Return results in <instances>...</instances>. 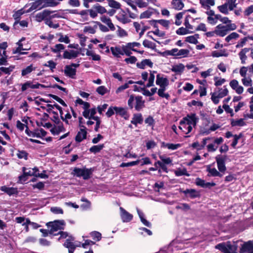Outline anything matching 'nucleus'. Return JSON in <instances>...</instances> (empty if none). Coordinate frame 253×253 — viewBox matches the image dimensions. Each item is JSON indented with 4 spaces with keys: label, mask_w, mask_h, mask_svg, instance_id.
Segmentation results:
<instances>
[{
    "label": "nucleus",
    "mask_w": 253,
    "mask_h": 253,
    "mask_svg": "<svg viewBox=\"0 0 253 253\" xmlns=\"http://www.w3.org/2000/svg\"><path fill=\"white\" fill-rule=\"evenodd\" d=\"M114 114L119 115L126 120H128L129 117V115L127 111V108L111 106L109 107L106 113V115L108 118H110Z\"/></svg>",
    "instance_id": "f257e3e1"
},
{
    "label": "nucleus",
    "mask_w": 253,
    "mask_h": 253,
    "mask_svg": "<svg viewBox=\"0 0 253 253\" xmlns=\"http://www.w3.org/2000/svg\"><path fill=\"white\" fill-rule=\"evenodd\" d=\"M95 168L82 169L75 167L72 172V174L78 177H82L84 180H88L91 177V175L94 171Z\"/></svg>",
    "instance_id": "f03ea898"
},
{
    "label": "nucleus",
    "mask_w": 253,
    "mask_h": 253,
    "mask_svg": "<svg viewBox=\"0 0 253 253\" xmlns=\"http://www.w3.org/2000/svg\"><path fill=\"white\" fill-rule=\"evenodd\" d=\"M215 248L223 253H238L237 245L232 244L230 242H227L226 243H219L216 245Z\"/></svg>",
    "instance_id": "7ed1b4c3"
},
{
    "label": "nucleus",
    "mask_w": 253,
    "mask_h": 253,
    "mask_svg": "<svg viewBox=\"0 0 253 253\" xmlns=\"http://www.w3.org/2000/svg\"><path fill=\"white\" fill-rule=\"evenodd\" d=\"M46 225L48 228H50L49 234L53 235L54 232L64 229L63 226L65 225V222L64 220H56L46 223Z\"/></svg>",
    "instance_id": "20e7f679"
},
{
    "label": "nucleus",
    "mask_w": 253,
    "mask_h": 253,
    "mask_svg": "<svg viewBox=\"0 0 253 253\" xmlns=\"http://www.w3.org/2000/svg\"><path fill=\"white\" fill-rule=\"evenodd\" d=\"M74 241L75 238L72 236H70L63 244V246L68 249L69 253H74L76 247L81 246L80 242H79V244H76L75 242H74Z\"/></svg>",
    "instance_id": "39448f33"
},
{
    "label": "nucleus",
    "mask_w": 253,
    "mask_h": 253,
    "mask_svg": "<svg viewBox=\"0 0 253 253\" xmlns=\"http://www.w3.org/2000/svg\"><path fill=\"white\" fill-rule=\"evenodd\" d=\"M198 118L196 117V114L192 113L188 114L186 117L183 118L181 120V123L184 124L187 123L188 125H190L191 126H195L198 121Z\"/></svg>",
    "instance_id": "423d86ee"
},
{
    "label": "nucleus",
    "mask_w": 253,
    "mask_h": 253,
    "mask_svg": "<svg viewBox=\"0 0 253 253\" xmlns=\"http://www.w3.org/2000/svg\"><path fill=\"white\" fill-rule=\"evenodd\" d=\"M49 12V14L48 16L46 17V21H45V25L48 26L50 28H52L54 29H57L59 27V24H53L52 22V20L53 18H56V17H59L58 15L55 14H52L54 12H57V11H51L48 10Z\"/></svg>",
    "instance_id": "0eeeda50"
},
{
    "label": "nucleus",
    "mask_w": 253,
    "mask_h": 253,
    "mask_svg": "<svg viewBox=\"0 0 253 253\" xmlns=\"http://www.w3.org/2000/svg\"><path fill=\"white\" fill-rule=\"evenodd\" d=\"M240 253H253V241H249L242 245Z\"/></svg>",
    "instance_id": "6e6552de"
},
{
    "label": "nucleus",
    "mask_w": 253,
    "mask_h": 253,
    "mask_svg": "<svg viewBox=\"0 0 253 253\" xmlns=\"http://www.w3.org/2000/svg\"><path fill=\"white\" fill-rule=\"evenodd\" d=\"M88 14L92 18H95V12H93V9L91 8L81 10L80 11L79 15L81 16L83 21H84L88 20Z\"/></svg>",
    "instance_id": "1a4fd4ad"
},
{
    "label": "nucleus",
    "mask_w": 253,
    "mask_h": 253,
    "mask_svg": "<svg viewBox=\"0 0 253 253\" xmlns=\"http://www.w3.org/2000/svg\"><path fill=\"white\" fill-rule=\"evenodd\" d=\"M120 210L121 217L123 222H128L132 219V214L127 212L123 208L120 207Z\"/></svg>",
    "instance_id": "9d476101"
},
{
    "label": "nucleus",
    "mask_w": 253,
    "mask_h": 253,
    "mask_svg": "<svg viewBox=\"0 0 253 253\" xmlns=\"http://www.w3.org/2000/svg\"><path fill=\"white\" fill-rule=\"evenodd\" d=\"M31 7L27 10L26 12H30L34 10H40L45 8L43 6V0H36L34 2L31 3Z\"/></svg>",
    "instance_id": "9b49d317"
},
{
    "label": "nucleus",
    "mask_w": 253,
    "mask_h": 253,
    "mask_svg": "<svg viewBox=\"0 0 253 253\" xmlns=\"http://www.w3.org/2000/svg\"><path fill=\"white\" fill-rule=\"evenodd\" d=\"M49 13L48 9H44L42 12L37 13L35 16L36 21L39 22L44 21L45 24L46 17L49 15Z\"/></svg>",
    "instance_id": "f8f14e48"
},
{
    "label": "nucleus",
    "mask_w": 253,
    "mask_h": 253,
    "mask_svg": "<svg viewBox=\"0 0 253 253\" xmlns=\"http://www.w3.org/2000/svg\"><path fill=\"white\" fill-rule=\"evenodd\" d=\"M135 109L137 111H140L145 106V101L143 100L142 96H135Z\"/></svg>",
    "instance_id": "ddd939ff"
},
{
    "label": "nucleus",
    "mask_w": 253,
    "mask_h": 253,
    "mask_svg": "<svg viewBox=\"0 0 253 253\" xmlns=\"http://www.w3.org/2000/svg\"><path fill=\"white\" fill-rule=\"evenodd\" d=\"M0 190L6 193L9 196L17 195L18 193L17 188L8 187L6 186H2L0 188Z\"/></svg>",
    "instance_id": "4468645a"
},
{
    "label": "nucleus",
    "mask_w": 253,
    "mask_h": 253,
    "mask_svg": "<svg viewBox=\"0 0 253 253\" xmlns=\"http://www.w3.org/2000/svg\"><path fill=\"white\" fill-rule=\"evenodd\" d=\"M181 192L184 193L186 196H187L188 194L189 197L192 199L199 197L200 196L199 192L194 189H187Z\"/></svg>",
    "instance_id": "2eb2a0df"
},
{
    "label": "nucleus",
    "mask_w": 253,
    "mask_h": 253,
    "mask_svg": "<svg viewBox=\"0 0 253 253\" xmlns=\"http://www.w3.org/2000/svg\"><path fill=\"white\" fill-rule=\"evenodd\" d=\"M65 74L72 79H75L77 70L75 68H73L70 65H66L64 69Z\"/></svg>",
    "instance_id": "dca6fc26"
},
{
    "label": "nucleus",
    "mask_w": 253,
    "mask_h": 253,
    "mask_svg": "<svg viewBox=\"0 0 253 253\" xmlns=\"http://www.w3.org/2000/svg\"><path fill=\"white\" fill-rule=\"evenodd\" d=\"M86 128H80V131L77 133V135L75 137V140L77 142H81L84 139H86L87 131Z\"/></svg>",
    "instance_id": "f3484780"
},
{
    "label": "nucleus",
    "mask_w": 253,
    "mask_h": 253,
    "mask_svg": "<svg viewBox=\"0 0 253 253\" xmlns=\"http://www.w3.org/2000/svg\"><path fill=\"white\" fill-rule=\"evenodd\" d=\"M79 54L78 51L71 50L70 51L65 50L63 54V58L64 59H71L76 58Z\"/></svg>",
    "instance_id": "a211bd4d"
},
{
    "label": "nucleus",
    "mask_w": 253,
    "mask_h": 253,
    "mask_svg": "<svg viewBox=\"0 0 253 253\" xmlns=\"http://www.w3.org/2000/svg\"><path fill=\"white\" fill-rule=\"evenodd\" d=\"M92 9H93V12H95V17L97 16L98 13L100 14H103L107 12L106 8L100 5L98 3H96L94 4L92 7Z\"/></svg>",
    "instance_id": "6ab92c4d"
},
{
    "label": "nucleus",
    "mask_w": 253,
    "mask_h": 253,
    "mask_svg": "<svg viewBox=\"0 0 253 253\" xmlns=\"http://www.w3.org/2000/svg\"><path fill=\"white\" fill-rule=\"evenodd\" d=\"M153 63L149 59H143L141 62H137L136 63V66L138 68L141 69H144L146 66H148L150 68H152Z\"/></svg>",
    "instance_id": "aec40b11"
},
{
    "label": "nucleus",
    "mask_w": 253,
    "mask_h": 253,
    "mask_svg": "<svg viewBox=\"0 0 253 253\" xmlns=\"http://www.w3.org/2000/svg\"><path fill=\"white\" fill-rule=\"evenodd\" d=\"M121 13V16L116 15V18L120 22L123 24H126L131 22V20L126 17L125 11L121 8L120 14Z\"/></svg>",
    "instance_id": "412c9836"
},
{
    "label": "nucleus",
    "mask_w": 253,
    "mask_h": 253,
    "mask_svg": "<svg viewBox=\"0 0 253 253\" xmlns=\"http://www.w3.org/2000/svg\"><path fill=\"white\" fill-rule=\"evenodd\" d=\"M143 121V119L141 113L134 114L132 120L131 121V123L137 126L138 124H142Z\"/></svg>",
    "instance_id": "4be33fe9"
},
{
    "label": "nucleus",
    "mask_w": 253,
    "mask_h": 253,
    "mask_svg": "<svg viewBox=\"0 0 253 253\" xmlns=\"http://www.w3.org/2000/svg\"><path fill=\"white\" fill-rule=\"evenodd\" d=\"M37 84H33V82H31L30 81H27L24 84H21V91L22 92L25 91L26 90H27L28 88H31L32 89H35L37 88Z\"/></svg>",
    "instance_id": "5701e85b"
},
{
    "label": "nucleus",
    "mask_w": 253,
    "mask_h": 253,
    "mask_svg": "<svg viewBox=\"0 0 253 253\" xmlns=\"http://www.w3.org/2000/svg\"><path fill=\"white\" fill-rule=\"evenodd\" d=\"M137 213H138V214L139 215V217L140 219V220L141 221V222L146 226L148 227H151V223L147 221L145 218V215L144 214V213L141 211L140 210H139V209H137Z\"/></svg>",
    "instance_id": "b1692460"
},
{
    "label": "nucleus",
    "mask_w": 253,
    "mask_h": 253,
    "mask_svg": "<svg viewBox=\"0 0 253 253\" xmlns=\"http://www.w3.org/2000/svg\"><path fill=\"white\" fill-rule=\"evenodd\" d=\"M156 83L158 85H168L169 84V81L167 78L161 77L160 74H158L156 77Z\"/></svg>",
    "instance_id": "393cba45"
},
{
    "label": "nucleus",
    "mask_w": 253,
    "mask_h": 253,
    "mask_svg": "<svg viewBox=\"0 0 253 253\" xmlns=\"http://www.w3.org/2000/svg\"><path fill=\"white\" fill-rule=\"evenodd\" d=\"M171 3L173 8L175 10H181L184 6V4L181 0H172Z\"/></svg>",
    "instance_id": "a878e982"
},
{
    "label": "nucleus",
    "mask_w": 253,
    "mask_h": 253,
    "mask_svg": "<svg viewBox=\"0 0 253 253\" xmlns=\"http://www.w3.org/2000/svg\"><path fill=\"white\" fill-rule=\"evenodd\" d=\"M180 126H179V128L183 132H184L185 134H188L190 132L192 129V126L190 125H188L187 123H184V124L181 123V121L179 122Z\"/></svg>",
    "instance_id": "bb28decb"
},
{
    "label": "nucleus",
    "mask_w": 253,
    "mask_h": 253,
    "mask_svg": "<svg viewBox=\"0 0 253 253\" xmlns=\"http://www.w3.org/2000/svg\"><path fill=\"white\" fill-rule=\"evenodd\" d=\"M200 3L202 6L209 10L210 8V5L213 6L215 4L214 0H200Z\"/></svg>",
    "instance_id": "cd10ccee"
},
{
    "label": "nucleus",
    "mask_w": 253,
    "mask_h": 253,
    "mask_svg": "<svg viewBox=\"0 0 253 253\" xmlns=\"http://www.w3.org/2000/svg\"><path fill=\"white\" fill-rule=\"evenodd\" d=\"M184 68L185 66L182 63H179L177 65L173 66L171 70L172 72L180 75L183 72Z\"/></svg>",
    "instance_id": "c85d7f7f"
},
{
    "label": "nucleus",
    "mask_w": 253,
    "mask_h": 253,
    "mask_svg": "<svg viewBox=\"0 0 253 253\" xmlns=\"http://www.w3.org/2000/svg\"><path fill=\"white\" fill-rule=\"evenodd\" d=\"M110 50L112 52V54L116 57H120V55H124L123 50H122L120 47H111Z\"/></svg>",
    "instance_id": "c756f323"
},
{
    "label": "nucleus",
    "mask_w": 253,
    "mask_h": 253,
    "mask_svg": "<svg viewBox=\"0 0 253 253\" xmlns=\"http://www.w3.org/2000/svg\"><path fill=\"white\" fill-rule=\"evenodd\" d=\"M217 168L220 172H224L226 169L225 159H216Z\"/></svg>",
    "instance_id": "7c9ffc66"
},
{
    "label": "nucleus",
    "mask_w": 253,
    "mask_h": 253,
    "mask_svg": "<svg viewBox=\"0 0 253 253\" xmlns=\"http://www.w3.org/2000/svg\"><path fill=\"white\" fill-rule=\"evenodd\" d=\"M24 11L23 9H21L16 11L13 15L14 19L15 20V22L13 24V27L15 28V26L19 23V21L20 19L21 16L24 13Z\"/></svg>",
    "instance_id": "2f4dec72"
},
{
    "label": "nucleus",
    "mask_w": 253,
    "mask_h": 253,
    "mask_svg": "<svg viewBox=\"0 0 253 253\" xmlns=\"http://www.w3.org/2000/svg\"><path fill=\"white\" fill-rule=\"evenodd\" d=\"M244 119H240L237 120H235L234 119L231 120V125L232 126H243L246 125V123L244 122Z\"/></svg>",
    "instance_id": "473e14b6"
},
{
    "label": "nucleus",
    "mask_w": 253,
    "mask_h": 253,
    "mask_svg": "<svg viewBox=\"0 0 253 253\" xmlns=\"http://www.w3.org/2000/svg\"><path fill=\"white\" fill-rule=\"evenodd\" d=\"M225 33L226 32L223 31H223L214 30L213 31H210V32H207L206 33V35L208 37H211L214 36V34H215L217 36L223 37L225 36Z\"/></svg>",
    "instance_id": "72a5a7b5"
},
{
    "label": "nucleus",
    "mask_w": 253,
    "mask_h": 253,
    "mask_svg": "<svg viewBox=\"0 0 253 253\" xmlns=\"http://www.w3.org/2000/svg\"><path fill=\"white\" fill-rule=\"evenodd\" d=\"M43 1L44 7H55L60 3L59 2L54 0H43Z\"/></svg>",
    "instance_id": "f704fd0d"
},
{
    "label": "nucleus",
    "mask_w": 253,
    "mask_h": 253,
    "mask_svg": "<svg viewBox=\"0 0 253 253\" xmlns=\"http://www.w3.org/2000/svg\"><path fill=\"white\" fill-rule=\"evenodd\" d=\"M174 173L176 176H180L182 175H186L189 176L190 174L187 172V169L186 168L177 169L174 171Z\"/></svg>",
    "instance_id": "c9c22d12"
},
{
    "label": "nucleus",
    "mask_w": 253,
    "mask_h": 253,
    "mask_svg": "<svg viewBox=\"0 0 253 253\" xmlns=\"http://www.w3.org/2000/svg\"><path fill=\"white\" fill-rule=\"evenodd\" d=\"M161 147H167L169 149L176 150L180 147V144H173V143H166L163 142L162 143Z\"/></svg>",
    "instance_id": "e433bc0d"
},
{
    "label": "nucleus",
    "mask_w": 253,
    "mask_h": 253,
    "mask_svg": "<svg viewBox=\"0 0 253 253\" xmlns=\"http://www.w3.org/2000/svg\"><path fill=\"white\" fill-rule=\"evenodd\" d=\"M36 68L33 67L32 64L27 66L26 68L23 69L21 71V75L22 76H25L30 73H31L32 71H35Z\"/></svg>",
    "instance_id": "4c0bfd02"
},
{
    "label": "nucleus",
    "mask_w": 253,
    "mask_h": 253,
    "mask_svg": "<svg viewBox=\"0 0 253 253\" xmlns=\"http://www.w3.org/2000/svg\"><path fill=\"white\" fill-rule=\"evenodd\" d=\"M110 7L115 9H121V4L115 0H107Z\"/></svg>",
    "instance_id": "58836bf2"
},
{
    "label": "nucleus",
    "mask_w": 253,
    "mask_h": 253,
    "mask_svg": "<svg viewBox=\"0 0 253 253\" xmlns=\"http://www.w3.org/2000/svg\"><path fill=\"white\" fill-rule=\"evenodd\" d=\"M211 55L212 57H219L220 56L227 57L228 53H226L225 49L221 50L219 51H213L212 52Z\"/></svg>",
    "instance_id": "ea45409f"
},
{
    "label": "nucleus",
    "mask_w": 253,
    "mask_h": 253,
    "mask_svg": "<svg viewBox=\"0 0 253 253\" xmlns=\"http://www.w3.org/2000/svg\"><path fill=\"white\" fill-rule=\"evenodd\" d=\"M190 51L187 49H181L178 50V52L176 53V56L178 58L186 57H187L189 54Z\"/></svg>",
    "instance_id": "a19ab883"
},
{
    "label": "nucleus",
    "mask_w": 253,
    "mask_h": 253,
    "mask_svg": "<svg viewBox=\"0 0 253 253\" xmlns=\"http://www.w3.org/2000/svg\"><path fill=\"white\" fill-rule=\"evenodd\" d=\"M104 147V144H99L98 145H93L90 148L89 151L92 153H96L99 152Z\"/></svg>",
    "instance_id": "79ce46f5"
},
{
    "label": "nucleus",
    "mask_w": 253,
    "mask_h": 253,
    "mask_svg": "<svg viewBox=\"0 0 253 253\" xmlns=\"http://www.w3.org/2000/svg\"><path fill=\"white\" fill-rule=\"evenodd\" d=\"M176 33L178 35H184L187 34L193 33V31H189L186 28L181 27L176 31Z\"/></svg>",
    "instance_id": "37998d69"
},
{
    "label": "nucleus",
    "mask_w": 253,
    "mask_h": 253,
    "mask_svg": "<svg viewBox=\"0 0 253 253\" xmlns=\"http://www.w3.org/2000/svg\"><path fill=\"white\" fill-rule=\"evenodd\" d=\"M57 35L60 37L58 40V42L65 43H69L70 42V40L67 35L64 36L62 33H61L57 34Z\"/></svg>",
    "instance_id": "c03bdc74"
},
{
    "label": "nucleus",
    "mask_w": 253,
    "mask_h": 253,
    "mask_svg": "<svg viewBox=\"0 0 253 253\" xmlns=\"http://www.w3.org/2000/svg\"><path fill=\"white\" fill-rule=\"evenodd\" d=\"M65 48V46L61 43L56 44L54 48L51 47V50L53 53H58L60 52L61 50H63Z\"/></svg>",
    "instance_id": "a18cd8bd"
},
{
    "label": "nucleus",
    "mask_w": 253,
    "mask_h": 253,
    "mask_svg": "<svg viewBox=\"0 0 253 253\" xmlns=\"http://www.w3.org/2000/svg\"><path fill=\"white\" fill-rule=\"evenodd\" d=\"M228 3H225L224 4L219 5L217 7L219 11L224 14H228Z\"/></svg>",
    "instance_id": "49530a36"
},
{
    "label": "nucleus",
    "mask_w": 253,
    "mask_h": 253,
    "mask_svg": "<svg viewBox=\"0 0 253 253\" xmlns=\"http://www.w3.org/2000/svg\"><path fill=\"white\" fill-rule=\"evenodd\" d=\"M143 45L144 47L154 49L156 45L154 43L147 40H145L143 42Z\"/></svg>",
    "instance_id": "de8ad7c7"
},
{
    "label": "nucleus",
    "mask_w": 253,
    "mask_h": 253,
    "mask_svg": "<svg viewBox=\"0 0 253 253\" xmlns=\"http://www.w3.org/2000/svg\"><path fill=\"white\" fill-rule=\"evenodd\" d=\"M140 46V43L137 42H128L126 44V48H128V49L134 51H136V49L134 48V46L139 47Z\"/></svg>",
    "instance_id": "09e8293b"
},
{
    "label": "nucleus",
    "mask_w": 253,
    "mask_h": 253,
    "mask_svg": "<svg viewBox=\"0 0 253 253\" xmlns=\"http://www.w3.org/2000/svg\"><path fill=\"white\" fill-rule=\"evenodd\" d=\"M92 239L96 241H99L101 239V234L97 231H93L90 233Z\"/></svg>",
    "instance_id": "8fccbe9b"
},
{
    "label": "nucleus",
    "mask_w": 253,
    "mask_h": 253,
    "mask_svg": "<svg viewBox=\"0 0 253 253\" xmlns=\"http://www.w3.org/2000/svg\"><path fill=\"white\" fill-rule=\"evenodd\" d=\"M139 162V161L137 159L136 161H132L130 162H127V163H122L120 165V167H132L135 165H137Z\"/></svg>",
    "instance_id": "3c124183"
},
{
    "label": "nucleus",
    "mask_w": 253,
    "mask_h": 253,
    "mask_svg": "<svg viewBox=\"0 0 253 253\" xmlns=\"http://www.w3.org/2000/svg\"><path fill=\"white\" fill-rule=\"evenodd\" d=\"M107 88L103 85L99 86L96 88V91L100 95H104L107 92Z\"/></svg>",
    "instance_id": "603ef678"
},
{
    "label": "nucleus",
    "mask_w": 253,
    "mask_h": 253,
    "mask_svg": "<svg viewBox=\"0 0 253 253\" xmlns=\"http://www.w3.org/2000/svg\"><path fill=\"white\" fill-rule=\"evenodd\" d=\"M208 171L210 173V175L212 176L221 177L222 174L218 172L215 168L209 169Z\"/></svg>",
    "instance_id": "864d4df0"
},
{
    "label": "nucleus",
    "mask_w": 253,
    "mask_h": 253,
    "mask_svg": "<svg viewBox=\"0 0 253 253\" xmlns=\"http://www.w3.org/2000/svg\"><path fill=\"white\" fill-rule=\"evenodd\" d=\"M239 37V35L236 33V32H233L230 35H229L228 36H227L225 38V41L227 42H229L231 40L233 39H236Z\"/></svg>",
    "instance_id": "5fc2aeb1"
},
{
    "label": "nucleus",
    "mask_w": 253,
    "mask_h": 253,
    "mask_svg": "<svg viewBox=\"0 0 253 253\" xmlns=\"http://www.w3.org/2000/svg\"><path fill=\"white\" fill-rule=\"evenodd\" d=\"M224 89L220 88H219V93L218 94V97L223 98L226 96L228 93V90L225 86H224Z\"/></svg>",
    "instance_id": "6e6d98bb"
},
{
    "label": "nucleus",
    "mask_w": 253,
    "mask_h": 253,
    "mask_svg": "<svg viewBox=\"0 0 253 253\" xmlns=\"http://www.w3.org/2000/svg\"><path fill=\"white\" fill-rule=\"evenodd\" d=\"M26 126V129L25 130V132L28 135L32 136L33 137H37L38 138L41 137V136H40V132L37 133L35 132H33V131H30L29 130L28 127L27 126Z\"/></svg>",
    "instance_id": "4d7b16f0"
},
{
    "label": "nucleus",
    "mask_w": 253,
    "mask_h": 253,
    "mask_svg": "<svg viewBox=\"0 0 253 253\" xmlns=\"http://www.w3.org/2000/svg\"><path fill=\"white\" fill-rule=\"evenodd\" d=\"M52 113L54 115L53 116L50 118L51 120L54 122L56 124H59L60 120L58 117V114L57 112L52 111Z\"/></svg>",
    "instance_id": "13d9d810"
},
{
    "label": "nucleus",
    "mask_w": 253,
    "mask_h": 253,
    "mask_svg": "<svg viewBox=\"0 0 253 253\" xmlns=\"http://www.w3.org/2000/svg\"><path fill=\"white\" fill-rule=\"evenodd\" d=\"M17 44H18V46L15 49L13 50V54L19 53L21 51L25 50V49L23 48V44L21 42V41H19L17 42Z\"/></svg>",
    "instance_id": "bf43d9fd"
},
{
    "label": "nucleus",
    "mask_w": 253,
    "mask_h": 253,
    "mask_svg": "<svg viewBox=\"0 0 253 253\" xmlns=\"http://www.w3.org/2000/svg\"><path fill=\"white\" fill-rule=\"evenodd\" d=\"M91 119L96 121V124H95V127H94V130L96 132H98L99 131L100 125L101 123L100 119L98 116H96V117H94L93 119Z\"/></svg>",
    "instance_id": "052dcab7"
},
{
    "label": "nucleus",
    "mask_w": 253,
    "mask_h": 253,
    "mask_svg": "<svg viewBox=\"0 0 253 253\" xmlns=\"http://www.w3.org/2000/svg\"><path fill=\"white\" fill-rule=\"evenodd\" d=\"M16 155L18 158H27L28 153L24 150H17Z\"/></svg>",
    "instance_id": "680f3d73"
},
{
    "label": "nucleus",
    "mask_w": 253,
    "mask_h": 253,
    "mask_svg": "<svg viewBox=\"0 0 253 253\" xmlns=\"http://www.w3.org/2000/svg\"><path fill=\"white\" fill-rule=\"evenodd\" d=\"M134 100L135 97L133 95H130L128 100V106L130 109H132L134 107Z\"/></svg>",
    "instance_id": "e2e57ef3"
},
{
    "label": "nucleus",
    "mask_w": 253,
    "mask_h": 253,
    "mask_svg": "<svg viewBox=\"0 0 253 253\" xmlns=\"http://www.w3.org/2000/svg\"><path fill=\"white\" fill-rule=\"evenodd\" d=\"M117 27L118 28L117 34L119 37H123L127 36V33L125 30L122 29L119 26H117Z\"/></svg>",
    "instance_id": "0e129e2a"
},
{
    "label": "nucleus",
    "mask_w": 253,
    "mask_h": 253,
    "mask_svg": "<svg viewBox=\"0 0 253 253\" xmlns=\"http://www.w3.org/2000/svg\"><path fill=\"white\" fill-rule=\"evenodd\" d=\"M153 12L149 10H146L142 12L140 15V19L149 18L152 15Z\"/></svg>",
    "instance_id": "69168bd1"
},
{
    "label": "nucleus",
    "mask_w": 253,
    "mask_h": 253,
    "mask_svg": "<svg viewBox=\"0 0 253 253\" xmlns=\"http://www.w3.org/2000/svg\"><path fill=\"white\" fill-rule=\"evenodd\" d=\"M50 211L52 212L54 214H63V210L59 207H54L50 208Z\"/></svg>",
    "instance_id": "338daca9"
},
{
    "label": "nucleus",
    "mask_w": 253,
    "mask_h": 253,
    "mask_svg": "<svg viewBox=\"0 0 253 253\" xmlns=\"http://www.w3.org/2000/svg\"><path fill=\"white\" fill-rule=\"evenodd\" d=\"M145 123L150 126H154L155 120L151 116H149L145 120Z\"/></svg>",
    "instance_id": "774afa93"
}]
</instances>
